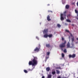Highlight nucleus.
<instances>
[{"label":"nucleus","mask_w":78,"mask_h":78,"mask_svg":"<svg viewBox=\"0 0 78 78\" xmlns=\"http://www.w3.org/2000/svg\"><path fill=\"white\" fill-rule=\"evenodd\" d=\"M52 75H55V74L56 73V72H55V69H53L52 70Z\"/></svg>","instance_id":"9d476101"},{"label":"nucleus","mask_w":78,"mask_h":78,"mask_svg":"<svg viewBox=\"0 0 78 78\" xmlns=\"http://www.w3.org/2000/svg\"><path fill=\"white\" fill-rule=\"evenodd\" d=\"M67 48H70V43L68 42L67 44Z\"/></svg>","instance_id":"0eeeda50"},{"label":"nucleus","mask_w":78,"mask_h":78,"mask_svg":"<svg viewBox=\"0 0 78 78\" xmlns=\"http://www.w3.org/2000/svg\"><path fill=\"white\" fill-rule=\"evenodd\" d=\"M24 72L26 73H28V71H27V70H25V69H24Z\"/></svg>","instance_id":"aec40b11"},{"label":"nucleus","mask_w":78,"mask_h":78,"mask_svg":"<svg viewBox=\"0 0 78 78\" xmlns=\"http://www.w3.org/2000/svg\"><path fill=\"white\" fill-rule=\"evenodd\" d=\"M70 14H69L67 16V17H70Z\"/></svg>","instance_id":"cd10ccee"},{"label":"nucleus","mask_w":78,"mask_h":78,"mask_svg":"<svg viewBox=\"0 0 78 78\" xmlns=\"http://www.w3.org/2000/svg\"><path fill=\"white\" fill-rule=\"evenodd\" d=\"M76 56V55L75 54H73L72 55H69V58H74Z\"/></svg>","instance_id":"39448f33"},{"label":"nucleus","mask_w":78,"mask_h":78,"mask_svg":"<svg viewBox=\"0 0 78 78\" xmlns=\"http://www.w3.org/2000/svg\"><path fill=\"white\" fill-rule=\"evenodd\" d=\"M47 6H50V4H48L47 5Z\"/></svg>","instance_id":"473e14b6"},{"label":"nucleus","mask_w":78,"mask_h":78,"mask_svg":"<svg viewBox=\"0 0 78 78\" xmlns=\"http://www.w3.org/2000/svg\"><path fill=\"white\" fill-rule=\"evenodd\" d=\"M42 78H45V77L44 76H42Z\"/></svg>","instance_id":"7c9ffc66"},{"label":"nucleus","mask_w":78,"mask_h":78,"mask_svg":"<svg viewBox=\"0 0 78 78\" xmlns=\"http://www.w3.org/2000/svg\"><path fill=\"white\" fill-rule=\"evenodd\" d=\"M66 22H69V23H70V22H71V21H70V20H69L67 19L66 20Z\"/></svg>","instance_id":"dca6fc26"},{"label":"nucleus","mask_w":78,"mask_h":78,"mask_svg":"<svg viewBox=\"0 0 78 78\" xmlns=\"http://www.w3.org/2000/svg\"><path fill=\"white\" fill-rule=\"evenodd\" d=\"M47 20H48V21H50L51 20V19H50V16H49V15H48V16L47 17Z\"/></svg>","instance_id":"1a4fd4ad"},{"label":"nucleus","mask_w":78,"mask_h":78,"mask_svg":"<svg viewBox=\"0 0 78 78\" xmlns=\"http://www.w3.org/2000/svg\"><path fill=\"white\" fill-rule=\"evenodd\" d=\"M75 12H76V14H77V16H78V11H77L76 10H75Z\"/></svg>","instance_id":"a211bd4d"},{"label":"nucleus","mask_w":78,"mask_h":78,"mask_svg":"<svg viewBox=\"0 0 78 78\" xmlns=\"http://www.w3.org/2000/svg\"><path fill=\"white\" fill-rule=\"evenodd\" d=\"M63 51L64 53H67V51L66 50V49H65Z\"/></svg>","instance_id":"393cba45"},{"label":"nucleus","mask_w":78,"mask_h":78,"mask_svg":"<svg viewBox=\"0 0 78 78\" xmlns=\"http://www.w3.org/2000/svg\"><path fill=\"white\" fill-rule=\"evenodd\" d=\"M62 40L63 41V42L64 41V37H62Z\"/></svg>","instance_id":"b1692460"},{"label":"nucleus","mask_w":78,"mask_h":78,"mask_svg":"<svg viewBox=\"0 0 78 78\" xmlns=\"http://www.w3.org/2000/svg\"><path fill=\"white\" fill-rule=\"evenodd\" d=\"M48 35L47 34H44V37H45V38H47L48 37Z\"/></svg>","instance_id":"f8f14e48"},{"label":"nucleus","mask_w":78,"mask_h":78,"mask_svg":"<svg viewBox=\"0 0 78 78\" xmlns=\"http://www.w3.org/2000/svg\"><path fill=\"white\" fill-rule=\"evenodd\" d=\"M48 12H50V11L48 10Z\"/></svg>","instance_id":"72a5a7b5"},{"label":"nucleus","mask_w":78,"mask_h":78,"mask_svg":"<svg viewBox=\"0 0 78 78\" xmlns=\"http://www.w3.org/2000/svg\"><path fill=\"white\" fill-rule=\"evenodd\" d=\"M48 32V29H44L43 31V33L44 34H45V33H47Z\"/></svg>","instance_id":"423d86ee"},{"label":"nucleus","mask_w":78,"mask_h":78,"mask_svg":"<svg viewBox=\"0 0 78 78\" xmlns=\"http://www.w3.org/2000/svg\"><path fill=\"white\" fill-rule=\"evenodd\" d=\"M76 19H77V20H78V17H76Z\"/></svg>","instance_id":"f704fd0d"},{"label":"nucleus","mask_w":78,"mask_h":78,"mask_svg":"<svg viewBox=\"0 0 78 78\" xmlns=\"http://www.w3.org/2000/svg\"><path fill=\"white\" fill-rule=\"evenodd\" d=\"M66 9H69V5H66Z\"/></svg>","instance_id":"ddd939ff"},{"label":"nucleus","mask_w":78,"mask_h":78,"mask_svg":"<svg viewBox=\"0 0 78 78\" xmlns=\"http://www.w3.org/2000/svg\"><path fill=\"white\" fill-rule=\"evenodd\" d=\"M66 11H65L64 12V14H61V17H60V19L62 21L64 20V17H63V16H64L65 17L66 16Z\"/></svg>","instance_id":"20e7f679"},{"label":"nucleus","mask_w":78,"mask_h":78,"mask_svg":"<svg viewBox=\"0 0 78 78\" xmlns=\"http://www.w3.org/2000/svg\"><path fill=\"white\" fill-rule=\"evenodd\" d=\"M72 41L73 42L74 41V37H73V38H71Z\"/></svg>","instance_id":"a878e982"},{"label":"nucleus","mask_w":78,"mask_h":78,"mask_svg":"<svg viewBox=\"0 0 78 78\" xmlns=\"http://www.w3.org/2000/svg\"><path fill=\"white\" fill-rule=\"evenodd\" d=\"M62 58H64V53H62Z\"/></svg>","instance_id":"4be33fe9"},{"label":"nucleus","mask_w":78,"mask_h":78,"mask_svg":"<svg viewBox=\"0 0 78 78\" xmlns=\"http://www.w3.org/2000/svg\"><path fill=\"white\" fill-rule=\"evenodd\" d=\"M57 26L58 28H60L61 27V25H60L59 24H58L57 25Z\"/></svg>","instance_id":"412c9836"},{"label":"nucleus","mask_w":78,"mask_h":78,"mask_svg":"<svg viewBox=\"0 0 78 78\" xmlns=\"http://www.w3.org/2000/svg\"><path fill=\"white\" fill-rule=\"evenodd\" d=\"M50 67H48L46 68V70L47 72H49V71H50Z\"/></svg>","instance_id":"9b49d317"},{"label":"nucleus","mask_w":78,"mask_h":78,"mask_svg":"<svg viewBox=\"0 0 78 78\" xmlns=\"http://www.w3.org/2000/svg\"><path fill=\"white\" fill-rule=\"evenodd\" d=\"M50 12H52V11H50Z\"/></svg>","instance_id":"c9c22d12"},{"label":"nucleus","mask_w":78,"mask_h":78,"mask_svg":"<svg viewBox=\"0 0 78 78\" xmlns=\"http://www.w3.org/2000/svg\"><path fill=\"white\" fill-rule=\"evenodd\" d=\"M48 58H49V56H46V59H48Z\"/></svg>","instance_id":"bb28decb"},{"label":"nucleus","mask_w":78,"mask_h":78,"mask_svg":"<svg viewBox=\"0 0 78 78\" xmlns=\"http://www.w3.org/2000/svg\"><path fill=\"white\" fill-rule=\"evenodd\" d=\"M50 52H47L46 53V56H49V55H50Z\"/></svg>","instance_id":"2eb2a0df"},{"label":"nucleus","mask_w":78,"mask_h":78,"mask_svg":"<svg viewBox=\"0 0 78 78\" xmlns=\"http://www.w3.org/2000/svg\"><path fill=\"white\" fill-rule=\"evenodd\" d=\"M36 39H38V40H39V38L38 37H36Z\"/></svg>","instance_id":"c756f323"},{"label":"nucleus","mask_w":78,"mask_h":78,"mask_svg":"<svg viewBox=\"0 0 78 78\" xmlns=\"http://www.w3.org/2000/svg\"><path fill=\"white\" fill-rule=\"evenodd\" d=\"M57 78H61V77L60 76H59Z\"/></svg>","instance_id":"2f4dec72"},{"label":"nucleus","mask_w":78,"mask_h":78,"mask_svg":"<svg viewBox=\"0 0 78 78\" xmlns=\"http://www.w3.org/2000/svg\"><path fill=\"white\" fill-rule=\"evenodd\" d=\"M72 45H73V44Z\"/></svg>","instance_id":"e433bc0d"},{"label":"nucleus","mask_w":78,"mask_h":78,"mask_svg":"<svg viewBox=\"0 0 78 78\" xmlns=\"http://www.w3.org/2000/svg\"><path fill=\"white\" fill-rule=\"evenodd\" d=\"M51 78V75H48V78Z\"/></svg>","instance_id":"6ab92c4d"},{"label":"nucleus","mask_w":78,"mask_h":78,"mask_svg":"<svg viewBox=\"0 0 78 78\" xmlns=\"http://www.w3.org/2000/svg\"><path fill=\"white\" fill-rule=\"evenodd\" d=\"M57 74H59L60 73V71H59L58 70H56Z\"/></svg>","instance_id":"f3484780"},{"label":"nucleus","mask_w":78,"mask_h":78,"mask_svg":"<svg viewBox=\"0 0 78 78\" xmlns=\"http://www.w3.org/2000/svg\"><path fill=\"white\" fill-rule=\"evenodd\" d=\"M53 35H52V34H51L48 35V37H49L50 38V37H51Z\"/></svg>","instance_id":"4468645a"},{"label":"nucleus","mask_w":78,"mask_h":78,"mask_svg":"<svg viewBox=\"0 0 78 78\" xmlns=\"http://www.w3.org/2000/svg\"><path fill=\"white\" fill-rule=\"evenodd\" d=\"M34 59L32 61H30L29 62V66L32 65V66H36L37 64V58L36 57H33Z\"/></svg>","instance_id":"f257e3e1"},{"label":"nucleus","mask_w":78,"mask_h":78,"mask_svg":"<svg viewBox=\"0 0 78 78\" xmlns=\"http://www.w3.org/2000/svg\"><path fill=\"white\" fill-rule=\"evenodd\" d=\"M32 69H28V71H32Z\"/></svg>","instance_id":"c85d7f7f"},{"label":"nucleus","mask_w":78,"mask_h":78,"mask_svg":"<svg viewBox=\"0 0 78 78\" xmlns=\"http://www.w3.org/2000/svg\"><path fill=\"white\" fill-rule=\"evenodd\" d=\"M38 47H36L34 50V52H32V53H36V52H39L40 49L41 48V45L39 44L38 46Z\"/></svg>","instance_id":"7ed1b4c3"},{"label":"nucleus","mask_w":78,"mask_h":78,"mask_svg":"<svg viewBox=\"0 0 78 78\" xmlns=\"http://www.w3.org/2000/svg\"><path fill=\"white\" fill-rule=\"evenodd\" d=\"M66 43H67V42L66 40H65L64 42L62 43L59 45V47L61 48L62 51H63V49H62V48H64V47H66Z\"/></svg>","instance_id":"f03ea898"},{"label":"nucleus","mask_w":78,"mask_h":78,"mask_svg":"<svg viewBox=\"0 0 78 78\" xmlns=\"http://www.w3.org/2000/svg\"><path fill=\"white\" fill-rule=\"evenodd\" d=\"M65 31L67 33H70V31H69L68 30H66Z\"/></svg>","instance_id":"5701e85b"},{"label":"nucleus","mask_w":78,"mask_h":78,"mask_svg":"<svg viewBox=\"0 0 78 78\" xmlns=\"http://www.w3.org/2000/svg\"><path fill=\"white\" fill-rule=\"evenodd\" d=\"M46 47H47L48 48H50V47H51V46H50V44H46Z\"/></svg>","instance_id":"6e6552de"}]
</instances>
